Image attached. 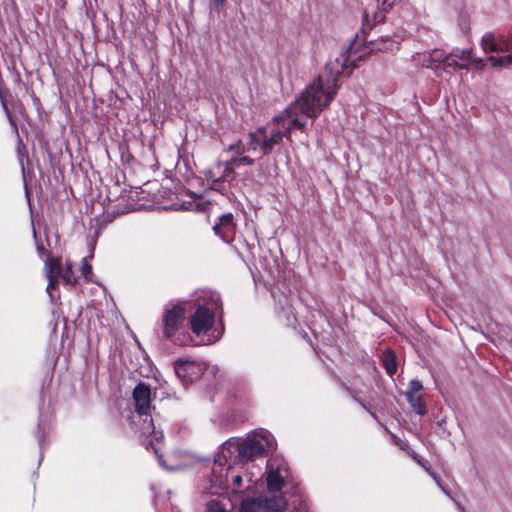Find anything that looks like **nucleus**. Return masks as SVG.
I'll list each match as a JSON object with an SVG mask.
<instances>
[{"mask_svg": "<svg viewBox=\"0 0 512 512\" xmlns=\"http://www.w3.org/2000/svg\"><path fill=\"white\" fill-rule=\"evenodd\" d=\"M339 63H329L320 74L282 113L275 116L265 126L258 128L248 135L247 144L238 141L229 146V150L241 157L232 158V164L251 166L254 159L245 153L260 152L267 155L274 146L280 144L283 137H290L294 129H302L308 118H316L334 99L338 89L339 75L343 68Z\"/></svg>", "mask_w": 512, "mask_h": 512, "instance_id": "1", "label": "nucleus"}, {"mask_svg": "<svg viewBox=\"0 0 512 512\" xmlns=\"http://www.w3.org/2000/svg\"><path fill=\"white\" fill-rule=\"evenodd\" d=\"M412 60L421 67L432 70L441 79L450 77L458 70L482 71L487 63L490 64L488 58L484 60L474 56L472 48L460 47H454L450 52L440 48L417 52Z\"/></svg>", "mask_w": 512, "mask_h": 512, "instance_id": "2", "label": "nucleus"}, {"mask_svg": "<svg viewBox=\"0 0 512 512\" xmlns=\"http://www.w3.org/2000/svg\"><path fill=\"white\" fill-rule=\"evenodd\" d=\"M133 398L135 401L136 410L139 415L143 418V424L141 427V433L144 437V444L146 448L151 449L160 461L161 465H164L169 470H178L183 468V465H175L172 463L165 464L161 460L159 454L163 446V434L161 431H156L153 420L149 417L148 412L150 409L151 391L148 386L143 383L138 384L133 391Z\"/></svg>", "mask_w": 512, "mask_h": 512, "instance_id": "3", "label": "nucleus"}, {"mask_svg": "<svg viewBox=\"0 0 512 512\" xmlns=\"http://www.w3.org/2000/svg\"><path fill=\"white\" fill-rule=\"evenodd\" d=\"M239 449V439L236 438H230L219 448L211 470V482L216 487L229 486V472L232 466L242 464Z\"/></svg>", "mask_w": 512, "mask_h": 512, "instance_id": "4", "label": "nucleus"}, {"mask_svg": "<svg viewBox=\"0 0 512 512\" xmlns=\"http://www.w3.org/2000/svg\"><path fill=\"white\" fill-rule=\"evenodd\" d=\"M480 46L486 54H498V56H489L488 61L491 67L508 68L512 66V34L487 32L481 37Z\"/></svg>", "mask_w": 512, "mask_h": 512, "instance_id": "5", "label": "nucleus"}, {"mask_svg": "<svg viewBox=\"0 0 512 512\" xmlns=\"http://www.w3.org/2000/svg\"><path fill=\"white\" fill-rule=\"evenodd\" d=\"M44 273L48 279L47 292L53 298L52 290H55L59 280L66 284L74 285L76 276L72 271V263L67 260L64 264L59 258H48L44 265Z\"/></svg>", "mask_w": 512, "mask_h": 512, "instance_id": "6", "label": "nucleus"}, {"mask_svg": "<svg viewBox=\"0 0 512 512\" xmlns=\"http://www.w3.org/2000/svg\"><path fill=\"white\" fill-rule=\"evenodd\" d=\"M286 500L282 494H266L259 497H249L242 501L239 512H282Z\"/></svg>", "mask_w": 512, "mask_h": 512, "instance_id": "7", "label": "nucleus"}, {"mask_svg": "<svg viewBox=\"0 0 512 512\" xmlns=\"http://www.w3.org/2000/svg\"><path fill=\"white\" fill-rule=\"evenodd\" d=\"M288 475V468L284 461L277 459L268 461L266 478L268 493L281 494L280 491Z\"/></svg>", "mask_w": 512, "mask_h": 512, "instance_id": "8", "label": "nucleus"}, {"mask_svg": "<svg viewBox=\"0 0 512 512\" xmlns=\"http://www.w3.org/2000/svg\"><path fill=\"white\" fill-rule=\"evenodd\" d=\"M184 318V307L182 304L167 308L163 314V333L166 338L173 336L179 324Z\"/></svg>", "mask_w": 512, "mask_h": 512, "instance_id": "9", "label": "nucleus"}, {"mask_svg": "<svg viewBox=\"0 0 512 512\" xmlns=\"http://www.w3.org/2000/svg\"><path fill=\"white\" fill-rule=\"evenodd\" d=\"M213 323V314L205 307L199 306L191 316L190 324L194 334H205Z\"/></svg>", "mask_w": 512, "mask_h": 512, "instance_id": "10", "label": "nucleus"}, {"mask_svg": "<svg viewBox=\"0 0 512 512\" xmlns=\"http://www.w3.org/2000/svg\"><path fill=\"white\" fill-rule=\"evenodd\" d=\"M203 372L201 364L187 360H178L175 362V373L185 383L192 382Z\"/></svg>", "mask_w": 512, "mask_h": 512, "instance_id": "11", "label": "nucleus"}, {"mask_svg": "<svg viewBox=\"0 0 512 512\" xmlns=\"http://www.w3.org/2000/svg\"><path fill=\"white\" fill-rule=\"evenodd\" d=\"M422 390V383L418 380H412L406 392V398L409 404L411 405L412 409L420 415L426 413L425 405L422 402Z\"/></svg>", "mask_w": 512, "mask_h": 512, "instance_id": "12", "label": "nucleus"}, {"mask_svg": "<svg viewBox=\"0 0 512 512\" xmlns=\"http://www.w3.org/2000/svg\"><path fill=\"white\" fill-rule=\"evenodd\" d=\"M239 447V455L242 462L251 460L263 454V447L261 444L253 440L250 435L245 440L239 439Z\"/></svg>", "mask_w": 512, "mask_h": 512, "instance_id": "13", "label": "nucleus"}, {"mask_svg": "<svg viewBox=\"0 0 512 512\" xmlns=\"http://www.w3.org/2000/svg\"><path fill=\"white\" fill-rule=\"evenodd\" d=\"M213 230L217 235L227 241L234 230L233 215L230 213L223 215L220 218V222L213 227Z\"/></svg>", "mask_w": 512, "mask_h": 512, "instance_id": "14", "label": "nucleus"}, {"mask_svg": "<svg viewBox=\"0 0 512 512\" xmlns=\"http://www.w3.org/2000/svg\"><path fill=\"white\" fill-rule=\"evenodd\" d=\"M250 437L261 444L263 447V454L269 451H273L276 448V443L273 436L266 430L260 429L256 431Z\"/></svg>", "mask_w": 512, "mask_h": 512, "instance_id": "15", "label": "nucleus"}, {"mask_svg": "<svg viewBox=\"0 0 512 512\" xmlns=\"http://www.w3.org/2000/svg\"><path fill=\"white\" fill-rule=\"evenodd\" d=\"M231 509L232 504L225 497L212 499L207 504V512H230Z\"/></svg>", "mask_w": 512, "mask_h": 512, "instance_id": "16", "label": "nucleus"}, {"mask_svg": "<svg viewBox=\"0 0 512 512\" xmlns=\"http://www.w3.org/2000/svg\"><path fill=\"white\" fill-rule=\"evenodd\" d=\"M238 466L249 482L257 481L258 478L261 476L260 467H257L254 464H248L245 466L244 462H242V464H239Z\"/></svg>", "mask_w": 512, "mask_h": 512, "instance_id": "17", "label": "nucleus"}, {"mask_svg": "<svg viewBox=\"0 0 512 512\" xmlns=\"http://www.w3.org/2000/svg\"><path fill=\"white\" fill-rule=\"evenodd\" d=\"M209 206V203L205 201L202 197H195L191 201L184 202L182 204V209L190 210V211H205Z\"/></svg>", "mask_w": 512, "mask_h": 512, "instance_id": "18", "label": "nucleus"}, {"mask_svg": "<svg viewBox=\"0 0 512 512\" xmlns=\"http://www.w3.org/2000/svg\"><path fill=\"white\" fill-rule=\"evenodd\" d=\"M382 363L388 374L392 375L396 372L395 356L391 351L387 350L383 353Z\"/></svg>", "mask_w": 512, "mask_h": 512, "instance_id": "19", "label": "nucleus"}, {"mask_svg": "<svg viewBox=\"0 0 512 512\" xmlns=\"http://www.w3.org/2000/svg\"><path fill=\"white\" fill-rule=\"evenodd\" d=\"M229 479L232 482V488L234 491H237L242 486L243 481V473L239 469V466H232V470L229 472Z\"/></svg>", "mask_w": 512, "mask_h": 512, "instance_id": "20", "label": "nucleus"}, {"mask_svg": "<svg viewBox=\"0 0 512 512\" xmlns=\"http://www.w3.org/2000/svg\"><path fill=\"white\" fill-rule=\"evenodd\" d=\"M234 165L232 164V159L228 162H218L217 168L222 170L223 178L222 181L229 180L231 175L233 174Z\"/></svg>", "mask_w": 512, "mask_h": 512, "instance_id": "21", "label": "nucleus"}, {"mask_svg": "<svg viewBox=\"0 0 512 512\" xmlns=\"http://www.w3.org/2000/svg\"><path fill=\"white\" fill-rule=\"evenodd\" d=\"M221 172H222V170L217 168V163H216L213 167H211L208 170L206 177L208 180H210L216 184L219 181H222L223 174Z\"/></svg>", "mask_w": 512, "mask_h": 512, "instance_id": "22", "label": "nucleus"}, {"mask_svg": "<svg viewBox=\"0 0 512 512\" xmlns=\"http://www.w3.org/2000/svg\"><path fill=\"white\" fill-rule=\"evenodd\" d=\"M81 272H82V275H83L87 280H91L92 268H91V266L88 264V262H87V259H86V258H83V260H82Z\"/></svg>", "mask_w": 512, "mask_h": 512, "instance_id": "23", "label": "nucleus"}, {"mask_svg": "<svg viewBox=\"0 0 512 512\" xmlns=\"http://www.w3.org/2000/svg\"><path fill=\"white\" fill-rule=\"evenodd\" d=\"M215 4L218 6H222L225 2V0H214Z\"/></svg>", "mask_w": 512, "mask_h": 512, "instance_id": "24", "label": "nucleus"}, {"mask_svg": "<svg viewBox=\"0 0 512 512\" xmlns=\"http://www.w3.org/2000/svg\"><path fill=\"white\" fill-rule=\"evenodd\" d=\"M411 456L413 457V459H415L418 463L421 464L420 460L418 459V456L416 453H411Z\"/></svg>", "mask_w": 512, "mask_h": 512, "instance_id": "25", "label": "nucleus"}]
</instances>
